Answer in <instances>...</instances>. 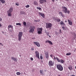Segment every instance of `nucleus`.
<instances>
[{"label":"nucleus","mask_w":76,"mask_h":76,"mask_svg":"<svg viewBox=\"0 0 76 76\" xmlns=\"http://www.w3.org/2000/svg\"><path fill=\"white\" fill-rule=\"evenodd\" d=\"M62 10L63 12H64L65 13H68V14H69L70 13V11L69 10H67V8L65 7L62 6L61 7Z\"/></svg>","instance_id":"1"},{"label":"nucleus","mask_w":76,"mask_h":76,"mask_svg":"<svg viewBox=\"0 0 76 76\" xmlns=\"http://www.w3.org/2000/svg\"><path fill=\"white\" fill-rule=\"evenodd\" d=\"M35 29V27L33 25L29 27V29H30L29 31L30 33H33L34 32Z\"/></svg>","instance_id":"2"},{"label":"nucleus","mask_w":76,"mask_h":76,"mask_svg":"<svg viewBox=\"0 0 76 76\" xmlns=\"http://www.w3.org/2000/svg\"><path fill=\"white\" fill-rule=\"evenodd\" d=\"M57 69L60 71H63V67L61 64H58L57 66Z\"/></svg>","instance_id":"3"},{"label":"nucleus","mask_w":76,"mask_h":76,"mask_svg":"<svg viewBox=\"0 0 76 76\" xmlns=\"http://www.w3.org/2000/svg\"><path fill=\"white\" fill-rule=\"evenodd\" d=\"M54 58V60H57L58 62L61 63H63L64 62V61L63 60L61 59L60 60V59H58V58L57 57H55Z\"/></svg>","instance_id":"4"},{"label":"nucleus","mask_w":76,"mask_h":76,"mask_svg":"<svg viewBox=\"0 0 76 76\" xmlns=\"http://www.w3.org/2000/svg\"><path fill=\"white\" fill-rule=\"evenodd\" d=\"M22 35H23V33L21 32H20L18 34V40L20 41V40H21V39H22Z\"/></svg>","instance_id":"5"},{"label":"nucleus","mask_w":76,"mask_h":76,"mask_svg":"<svg viewBox=\"0 0 76 76\" xmlns=\"http://www.w3.org/2000/svg\"><path fill=\"white\" fill-rule=\"evenodd\" d=\"M46 28H51L52 27V24L50 23H46Z\"/></svg>","instance_id":"6"},{"label":"nucleus","mask_w":76,"mask_h":76,"mask_svg":"<svg viewBox=\"0 0 76 76\" xmlns=\"http://www.w3.org/2000/svg\"><path fill=\"white\" fill-rule=\"evenodd\" d=\"M37 31H38L37 33L38 34H42V28H37Z\"/></svg>","instance_id":"7"},{"label":"nucleus","mask_w":76,"mask_h":76,"mask_svg":"<svg viewBox=\"0 0 76 76\" xmlns=\"http://www.w3.org/2000/svg\"><path fill=\"white\" fill-rule=\"evenodd\" d=\"M49 65L50 67H52L54 66V63L52 62V61H50L49 62Z\"/></svg>","instance_id":"8"},{"label":"nucleus","mask_w":76,"mask_h":76,"mask_svg":"<svg viewBox=\"0 0 76 76\" xmlns=\"http://www.w3.org/2000/svg\"><path fill=\"white\" fill-rule=\"evenodd\" d=\"M35 53H36V57L39 59V53L38 51H36Z\"/></svg>","instance_id":"9"},{"label":"nucleus","mask_w":76,"mask_h":76,"mask_svg":"<svg viewBox=\"0 0 76 76\" xmlns=\"http://www.w3.org/2000/svg\"><path fill=\"white\" fill-rule=\"evenodd\" d=\"M33 43L35 44V45H37V47H40V44H39V43L37 42H34Z\"/></svg>","instance_id":"10"},{"label":"nucleus","mask_w":76,"mask_h":76,"mask_svg":"<svg viewBox=\"0 0 76 76\" xmlns=\"http://www.w3.org/2000/svg\"><path fill=\"white\" fill-rule=\"evenodd\" d=\"M46 1H47L46 0H40L39 1V3H40L41 4H43L44 3H46Z\"/></svg>","instance_id":"11"},{"label":"nucleus","mask_w":76,"mask_h":76,"mask_svg":"<svg viewBox=\"0 0 76 76\" xmlns=\"http://www.w3.org/2000/svg\"><path fill=\"white\" fill-rule=\"evenodd\" d=\"M11 59L15 62H17V61H18V59L16 58H15L13 57H11Z\"/></svg>","instance_id":"12"},{"label":"nucleus","mask_w":76,"mask_h":76,"mask_svg":"<svg viewBox=\"0 0 76 76\" xmlns=\"http://www.w3.org/2000/svg\"><path fill=\"white\" fill-rule=\"evenodd\" d=\"M45 54L46 58L47 59H48V53L46 52Z\"/></svg>","instance_id":"13"},{"label":"nucleus","mask_w":76,"mask_h":76,"mask_svg":"<svg viewBox=\"0 0 76 76\" xmlns=\"http://www.w3.org/2000/svg\"><path fill=\"white\" fill-rule=\"evenodd\" d=\"M39 15H41L42 17H43V18H44L45 17V15H44V14H43L42 13H41V12H39Z\"/></svg>","instance_id":"14"},{"label":"nucleus","mask_w":76,"mask_h":76,"mask_svg":"<svg viewBox=\"0 0 76 76\" xmlns=\"http://www.w3.org/2000/svg\"><path fill=\"white\" fill-rule=\"evenodd\" d=\"M68 21L69 22V25H72V21H71L70 20H68Z\"/></svg>","instance_id":"15"},{"label":"nucleus","mask_w":76,"mask_h":76,"mask_svg":"<svg viewBox=\"0 0 76 76\" xmlns=\"http://www.w3.org/2000/svg\"><path fill=\"white\" fill-rule=\"evenodd\" d=\"M55 20H56L57 22H60V19L58 18H55Z\"/></svg>","instance_id":"16"},{"label":"nucleus","mask_w":76,"mask_h":76,"mask_svg":"<svg viewBox=\"0 0 76 76\" xmlns=\"http://www.w3.org/2000/svg\"><path fill=\"white\" fill-rule=\"evenodd\" d=\"M59 14L60 15H61V16H62V17H63V18L64 17V15H63V13H62V12H59Z\"/></svg>","instance_id":"17"},{"label":"nucleus","mask_w":76,"mask_h":76,"mask_svg":"<svg viewBox=\"0 0 76 76\" xmlns=\"http://www.w3.org/2000/svg\"><path fill=\"white\" fill-rule=\"evenodd\" d=\"M61 25H62L63 26H65V24L63 21H61L60 22Z\"/></svg>","instance_id":"18"},{"label":"nucleus","mask_w":76,"mask_h":76,"mask_svg":"<svg viewBox=\"0 0 76 76\" xmlns=\"http://www.w3.org/2000/svg\"><path fill=\"white\" fill-rule=\"evenodd\" d=\"M13 7H11L9 10V11L10 13H11V12H12L13 11Z\"/></svg>","instance_id":"19"},{"label":"nucleus","mask_w":76,"mask_h":76,"mask_svg":"<svg viewBox=\"0 0 76 76\" xmlns=\"http://www.w3.org/2000/svg\"><path fill=\"white\" fill-rule=\"evenodd\" d=\"M34 5H36L37 6H38V3L36 1H34Z\"/></svg>","instance_id":"20"},{"label":"nucleus","mask_w":76,"mask_h":76,"mask_svg":"<svg viewBox=\"0 0 76 76\" xmlns=\"http://www.w3.org/2000/svg\"><path fill=\"white\" fill-rule=\"evenodd\" d=\"M69 69L70 70H72V69H73V67H72V66H69L68 67Z\"/></svg>","instance_id":"21"},{"label":"nucleus","mask_w":76,"mask_h":76,"mask_svg":"<svg viewBox=\"0 0 76 76\" xmlns=\"http://www.w3.org/2000/svg\"><path fill=\"white\" fill-rule=\"evenodd\" d=\"M0 1L2 4L5 3V0H0Z\"/></svg>","instance_id":"22"},{"label":"nucleus","mask_w":76,"mask_h":76,"mask_svg":"<svg viewBox=\"0 0 76 76\" xmlns=\"http://www.w3.org/2000/svg\"><path fill=\"white\" fill-rule=\"evenodd\" d=\"M43 70H40V73L41 75H44V74H43Z\"/></svg>","instance_id":"23"},{"label":"nucleus","mask_w":76,"mask_h":76,"mask_svg":"<svg viewBox=\"0 0 76 76\" xmlns=\"http://www.w3.org/2000/svg\"><path fill=\"white\" fill-rule=\"evenodd\" d=\"M16 75H20V72H16Z\"/></svg>","instance_id":"24"},{"label":"nucleus","mask_w":76,"mask_h":76,"mask_svg":"<svg viewBox=\"0 0 76 76\" xmlns=\"http://www.w3.org/2000/svg\"><path fill=\"white\" fill-rule=\"evenodd\" d=\"M16 25H19L20 26H21L22 25V24L20 23H16Z\"/></svg>","instance_id":"25"},{"label":"nucleus","mask_w":76,"mask_h":76,"mask_svg":"<svg viewBox=\"0 0 76 76\" xmlns=\"http://www.w3.org/2000/svg\"><path fill=\"white\" fill-rule=\"evenodd\" d=\"M23 25L24 26H26V23L25 22H23Z\"/></svg>","instance_id":"26"},{"label":"nucleus","mask_w":76,"mask_h":76,"mask_svg":"<svg viewBox=\"0 0 76 76\" xmlns=\"http://www.w3.org/2000/svg\"><path fill=\"white\" fill-rule=\"evenodd\" d=\"M66 56H70V55H71V53H66Z\"/></svg>","instance_id":"27"},{"label":"nucleus","mask_w":76,"mask_h":76,"mask_svg":"<svg viewBox=\"0 0 76 76\" xmlns=\"http://www.w3.org/2000/svg\"><path fill=\"white\" fill-rule=\"evenodd\" d=\"M21 14H25V12L24 11H21L20 12Z\"/></svg>","instance_id":"28"},{"label":"nucleus","mask_w":76,"mask_h":76,"mask_svg":"<svg viewBox=\"0 0 76 76\" xmlns=\"http://www.w3.org/2000/svg\"><path fill=\"white\" fill-rule=\"evenodd\" d=\"M8 16H12V13H9L8 14Z\"/></svg>","instance_id":"29"},{"label":"nucleus","mask_w":76,"mask_h":76,"mask_svg":"<svg viewBox=\"0 0 76 76\" xmlns=\"http://www.w3.org/2000/svg\"><path fill=\"white\" fill-rule=\"evenodd\" d=\"M37 9H39V10H41V7H37Z\"/></svg>","instance_id":"30"},{"label":"nucleus","mask_w":76,"mask_h":76,"mask_svg":"<svg viewBox=\"0 0 76 76\" xmlns=\"http://www.w3.org/2000/svg\"><path fill=\"white\" fill-rule=\"evenodd\" d=\"M49 43L50 44V45H53V43H52L51 41H49Z\"/></svg>","instance_id":"31"},{"label":"nucleus","mask_w":76,"mask_h":76,"mask_svg":"<svg viewBox=\"0 0 76 76\" xmlns=\"http://www.w3.org/2000/svg\"><path fill=\"white\" fill-rule=\"evenodd\" d=\"M26 8H28V7H29V5H27L26 6Z\"/></svg>","instance_id":"32"},{"label":"nucleus","mask_w":76,"mask_h":76,"mask_svg":"<svg viewBox=\"0 0 76 76\" xmlns=\"http://www.w3.org/2000/svg\"><path fill=\"white\" fill-rule=\"evenodd\" d=\"M49 42H50V41L49 40H48L46 41H45V43H48H48H49Z\"/></svg>","instance_id":"33"},{"label":"nucleus","mask_w":76,"mask_h":76,"mask_svg":"<svg viewBox=\"0 0 76 76\" xmlns=\"http://www.w3.org/2000/svg\"><path fill=\"white\" fill-rule=\"evenodd\" d=\"M11 25H10L8 26V29H10V28H11Z\"/></svg>","instance_id":"34"},{"label":"nucleus","mask_w":76,"mask_h":76,"mask_svg":"<svg viewBox=\"0 0 76 76\" xmlns=\"http://www.w3.org/2000/svg\"><path fill=\"white\" fill-rule=\"evenodd\" d=\"M30 60L31 61H33L34 60V58H31Z\"/></svg>","instance_id":"35"},{"label":"nucleus","mask_w":76,"mask_h":76,"mask_svg":"<svg viewBox=\"0 0 76 76\" xmlns=\"http://www.w3.org/2000/svg\"><path fill=\"white\" fill-rule=\"evenodd\" d=\"M15 5H16V6H19V3H16L15 4Z\"/></svg>","instance_id":"36"},{"label":"nucleus","mask_w":76,"mask_h":76,"mask_svg":"<svg viewBox=\"0 0 76 76\" xmlns=\"http://www.w3.org/2000/svg\"><path fill=\"white\" fill-rule=\"evenodd\" d=\"M31 50L33 51V50H34V48H31Z\"/></svg>","instance_id":"37"},{"label":"nucleus","mask_w":76,"mask_h":76,"mask_svg":"<svg viewBox=\"0 0 76 76\" xmlns=\"http://www.w3.org/2000/svg\"><path fill=\"white\" fill-rule=\"evenodd\" d=\"M59 31H60L59 33L61 34V29H60Z\"/></svg>","instance_id":"38"},{"label":"nucleus","mask_w":76,"mask_h":76,"mask_svg":"<svg viewBox=\"0 0 76 76\" xmlns=\"http://www.w3.org/2000/svg\"><path fill=\"white\" fill-rule=\"evenodd\" d=\"M40 58L41 59H42V56H40Z\"/></svg>","instance_id":"39"},{"label":"nucleus","mask_w":76,"mask_h":76,"mask_svg":"<svg viewBox=\"0 0 76 76\" xmlns=\"http://www.w3.org/2000/svg\"><path fill=\"white\" fill-rule=\"evenodd\" d=\"M2 20V18L0 17V21H1Z\"/></svg>","instance_id":"40"},{"label":"nucleus","mask_w":76,"mask_h":76,"mask_svg":"<svg viewBox=\"0 0 76 76\" xmlns=\"http://www.w3.org/2000/svg\"><path fill=\"white\" fill-rule=\"evenodd\" d=\"M62 28L63 29H64V28H65L64 26H63L62 27Z\"/></svg>","instance_id":"41"},{"label":"nucleus","mask_w":76,"mask_h":76,"mask_svg":"<svg viewBox=\"0 0 76 76\" xmlns=\"http://www.w3.org/2000/svg\"><path fill=\"white\" fill-rule=\"evenodd\" d=\"M11 28L13 29V26H11Z\"/></svg>","instance_id":"42"},{"label":"nucleus","mask_w":76,"mask_h":76,"mask_svg":"<svg viewBox=\"0 0 76 76\" xmlns=\"http://www.w3.org/2000/svg\"><path fill=\"white\" fill-rule=\"evenodd\" d=\"M76 39V36H75L74 37V39Z\"/></svg>","instance_id":"43"},{"label":"nucleus","mask_w":76,"mask_h":76,"mask_svg":"<svg viewBox=\"0 0 76 76\" xmlns=\"http://www.w3.org/2000/svg\"><path fill=\"white\" fill-rule=\"evenodd\" d=\"M50 57H53V55L51 54L50 55Z\"/></svg>","instance_id":"44"},{"label":"nucleus","mask_w":76,"mask_h":76,"mask_svg":"<svg viewBox=\"0 0 76 76\" xmlns=\"http://www.w3.org/2000/svg\"><path fill=\"white\" fill-rule=\"evenodd\" d=\"M1 24H0V27H1Z\"/></svg>","instance_id":"45"},{"label":"nucleus","mask_w":76,"mask_h":76,"mask_svg":"<svg viewBox=\"0 0 76 76\" xmlns=\"http://www.w3.org/2000/svg\"><path fill=\"white\" fill-rule=\"evenodd\" d=\"M52 1H53V2H54V0H52Z\"/></svg>","instance_id":"46"},{"label":"nucleus","mask_w":76,"mask_h":76,"mask_svg":"<svg viewBox=\"0 0 76 76\" xmlns=\"http://www.w3.org/2000/svg\"><path fill=\"white\" fill-rule=\"evenodd\" d=\"M65 22H66H66H67V21H66V20H65Z\"/></svg>","instance_id":"47"},{"label":"nucleus","mask_w":76,"mask_h":76,"mask_svg":"<svg viewBox=\"0 0 76 76\" xmlns=\"http://www.w3.org/2000/svg\"><path fill=\"white\" fill-rule=\"evenodd\" d=\"M71 76H75V75H72Z\"/></svg>","instance_id":"48"},{"label":"nucleus","mask_w":76,"mask_h":76,"mask_svg":"<svg viewBox=\"0 0 76 76\" xmlns=\"http://www.w3.org/2000/svg\"><path fill=\"white\" fill-rule=\"evenodd\" d=\"M1 45H2V46H3V44H1Z\"/></svg>","instance_id":"49"},{"label":"nucleus","mask_w":76,"mask_h":76,"mask_svg":"<svg viewBox=\"0 0 76 76\" xmlns=\"http://www.w3.org/2000/svg\"><path fill=\"white\" fill-rule=\"evenodd\" d=\"M65 1H69V0H65Z\"/></svg>","instance_id":"50"},{"label":"nucleus","mask_w":76,"mask_h":76,"mask_svg":"<svg viewBox=\"0 0 76 76\" xmlns=\"http://www.w3.org/2000/svg\"><path fill=\"white\" fill-rule=\"evenodd\" d=\"M2 44V43H0V45H1Z\"/></svg>","instance_id":"51"},{"label":"nucleus","mask_w":76,"mask_h":76,"mask_svg":"<svg viewBox=\"0 0 76 76\" xmlns=\"http://www.w3.org/2000/svg\"><path fill=\"white\" fill-rule=\"evenodd\" d=\"M75 69H76V66H75Z\"/></svg>","instance_id":"52"},{"label":"nucleus","mask_w":76,"mask_h":76,"mask_svg":"<svg viewBox=\"0 0 76 76\" xmlns=\"http://www.w3.org/2000/svg\"><path fill=\"white\" fill-rule=\"evenodd\" d=\"M58 76H60V75H58Z\"/></svg>","instance_id":"53"},{"label":"nucleus","mask_w":76,"mask_h":76,"mask_svg":"<svg viewBox=\"0 0 76 76\" xmlns=\"http://www.w3.org/2000/svg\"><path fill=\"white\" fill-rule=\"evenodd\" d=\"M56 1H58V0H56Z\"/></svg>","instance_id":"54"},{"label":"nucleus","mask_w":76,"mask_h":76,"mask_svg":"<svg viewBox=\"0 0 76 76\" xmlns=\"http://www.w3.org/2000/svg\"><path fill=\"white\" fill-rule=\"evenodd\" d=\"M20 56H21L20 55Z\"/></svg>","instance_id":"55"},{"label":"nucleus","mask_w":76,"mask_h":76,"mask_svg":"<svg viewBox=\"0 0 76 76\" xmlns=\"http://www.w3.org/2000/svg\"><path fill=\"white\" fill-rule=\"evenodd\" d=\"M75 50H76V48H75Z\"/></svg>","instance_id":"56"},{"label":"nucleus","mask_w":76,"mask_h":76,"mask_svg":"<svg viewBox=\"0 0 76 76\" xmlns=\"http://www.w3.org/2000/svg\"><path fill=\"white\" fill-rule=\"evenodd\" d=\"M16 71H17V70H16Z\"/></svg>","instance_id":"57"}]
</instances>
